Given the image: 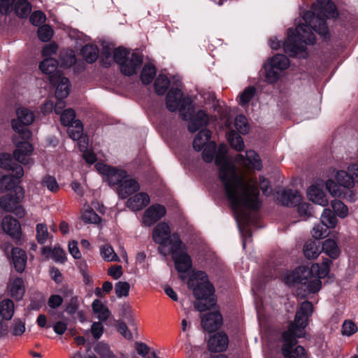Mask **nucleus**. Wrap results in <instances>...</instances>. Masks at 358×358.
I'll return each mask as SVG.
<instances>
[{
  "label": "nucleus",
  "mask_w": 358,
  "mask_h": 358,
  "mask_svg": "<svg viewBox=\"0 0 358 358\" xmlns=\"http://www.w3.org/2000/svg\"><path fill=\"white\" fill-rule=\"evenodd\" d=\"M46 17L41 10L34 11L30 16V22L35 26H39L45 22Z\"/></svg>",
  "instance_id": "69168bd1"
},
{
  "label": "nucleus",
  "mask_w": 358,
  "mask_h": 358,
  "mask_svg": "<svg viewBox=\"0 0 358 358\" xmlns=\"http://www.w3.org/2000/svg\"><path fill=\"white\" fill-rule=\"evenodd\" d=\"M337 218L334 213L329 208H324L321 215V223L329 228L336 226Z\"/></svg>",
  "instance_id": "79ce46f5"
},
{
  "label": "nucleus",
  "mask_w": 358,
  "mask_h": 358,
  "mask_svg": "<svg viewBox=\"0 0 358 358\" xmlns=\"http://www.w3.org/2000/svg\"><path fill=\"white\" fill-rule=\"evenodd\" d=\"M265 79L268 83H275L279 78V73L275 68L270 64L265 65Z\"/></svg>",
  "instance_id": "6e6d98bb"
},
{
  "label": "nucleus",
  "mask_w": 358,
  "mask_h": 358,
  "mask_svg": "<svg viewBox=\"0 0 358 358\" xmlns=\"http://www.w3.org/2000/svg\"><path fill=\"white\" fill-rule=\"evenodd\" d=\"M12 258L15 270L22 273L27 264V254L24 250L19 248H13L12 249Z\"/></svg>",
  "instance_id": "4be33fe9"
},
{
  "label": "nucleus",
  "mask_w": 358,
  "mask_h": 358,
  "mask_svg": "<svg viewBox=\"0 0 358 358\" xmlns=\"http://www.w3.org/2000/svg\"><path fill=\"white\" fill-rule=\"evenodd\" d=\"M36 240L38 243L43 244L48 238L49 233L45 224H38L36 227Z\"/></svg>",
  "instance_id": "603ef678"
},
{
  "label": "nucleus",
  "mask_w": 358,
  "mask_h": 358,
  "mask_svg": "<svg viewBox=\"0 0 358 358\" xmlns=\"http://www.w3.org/2000/svg\"><path fill=\"white\" fill-rule=\"evenodd\" d=\"M60 115V120L64 126L69 127L75 121L76 113L71 108L64 110Z\"/></svg>",
  "instance_id": "4d7b16f0"
},
{
  "label": "nucleus",
  "mask_w": 358,
  "mask_h": 358,
  "mask_svg": "<svg viewBox=\"0 0 358 358\" xmlns=\"http://www.w3.org/2000/svg\"><path fill=\"white\" fill-rule=\"evenodd\" d=\"M255 92L256 89L255 87L250 86L246 87L240 95L239 103L241 106H245L248 104L250 101V100L254 97Z\"/></svg>",
  "instance_id": "864d4df0"
},
{
  "label": "nucleus",
  "mask_w": 358,
  "mask_h": 358,
  "mask_svg": "<svg viewBox=\"0 0 358 358\" xmlns=\"http://www.w3.org/2000/svg\"><path fill=\"white\" fill-rule=\"evenodd\" d=\"M130 285L127 282L120 281L115 285V292L117 297L121 298L122 296H127Z\"/></svg>",
  "instance_id": "052dcab7"
},
{
  "label": "nucleus",
  "mask_w": 358,
  "mask_h": 358,
  "mask_svg": "<svg viewBox=\"0 0 358 358\" xmlns=\"http://www.w3.org/2000/svg\"><path fill=\"white\" fill-rule=\"evenodd\" d=\"M1 316L5 320H10L14 313V303L10 299H4L0 303Z\"/></svg>",
  "instance_id": "e433bc0d"
},
{
  "label": "nucleus",
  "mask_w": 358,
  "mask_h": 358,
  "mask_svg": "<svg viewBox=\"0 0 358 358\" xmlns=\"http://www.w3.org/2000/svg\"><path fill=\"white\" fill-rule=\"evenodd\" d=\"M67 131L69 136L74 141L82 138L83 134V127L81 122L78 120L68 127Z\"/></svg>",
  "instance_id": "f704fd0d"
},
{
  "label": "nucleus",
  "mask_w": 358,
  "mask_h": 358,
  "mask_svg": "<svg viewBox=\"0 0 358 358\" xmlns=\"http://www.w3.org/2000/svg\"><path fill=\"white\" fill-rule=\"evenodd\" d=\"M95 167L100 173L107 177L110 186H119L127 176L126 171L118 170L103 164L98 163L95 165Z\"/></svg>",
  "instance_id": "6e6552de"
},
{
  "label": "nucleus",
  "mask_w": 358,
  "mask_h": 358,
  "mask_svg": "<svg viewBox=\"0 0 358 358\" xmlns=\"http://www.w3.org/2000/svg\"><path fill=\"white\" fill-rule=\"evenodd\" d=\"M235 127L238 131L242 134H245L249 131L247 119L244 115H238L235 119Z\"/></svg>",
  "instance_id": "13d9d810"
},
{
  "label": "nucleus",
  "mask_w": 358,
  "mask_h": 358,
  "mask_svg": "<svg viewBox=\"0 0 358 358\" xmlns=\"http://www.w3.org/2000/svg\"><path fill=\"white\" fill-rule=\"evenodd\" d=\"M131 53L124 48H118L113 50V59L120 66Z\"/></svg>",
  "instance_id": "e2e57ef3"
},
{
  "label": "nucleus",
  "mask_w": 358,
  "mask_h": 358,
  "mask_svg": "<svg viewBox=\"0 0 358 358\" xmlns=\"http://www.w3.org/2000/svg\"><path fill=\"white\" fill-rule=\"evenodd\" d=\"M0 167L6 170H10L15 172V177L20 178L24 175L22 167L15 163L10 156L7 153L0 154Z\"/></svg>",
  "instance_id": "f3484780"
},
{
  "label": "nucleus",
  "mask_w": 358,
  "mask_h": 358,
  "mask_svg": "<svg viewBox=\"0 0 358 358\" xmlns=\"http://www.w3.org/2000/svg\"><path fill=\"white\" fill-rule=\"evenodd\" d=\"M357 331L356 324L352 321H345L342 326V334L350 336Z\"/></svg>",
  "instance_id": "0e129e2a"
},
{
  "label": "nucleus",
  "mask_w": 358,
  "mask_h": 358,
  "mask_svg": "<svg viewBox=\"0 0 358 358\" xmlns=\"http://www.w3.org/2000/svg\"><path fill=\"white\" fill-rule=\"evenodd\" d=\"M17 186H15V182L13 178V176H3L0 178V191L1 192H4L8 190H11L15 188Z\"/></svg>",
  "instance_id": "de8ad7c7"
},
{
  "label": "nucleus",
  "mask_w": 358,
  "mask_h": 358,
  "mask_svg": "<svg viewBox=\"0 0 358 358\" xmlns=\"http://www.w3.org/2000/svg\"><path fill=\"white\" fill-rule=\"evenodd\" d=\"M64 297L65 299L70 297V299L66 302V312L69 314H74L76 313L79 308V301L77 296L73 295L72 289H64L63 291Z\"/></svg>",
  "instance_id": "cd10ccee"
},
{
  "label": "nucleus",
  "mask_w": 358,
  "mask_h": 358,
  "mask_svg": "<svg viewBox=\"0 0 358 358\" xmlns=\"http://www.w3.org/2000/svg\"><path fill=\"white\" fill-rule=\"evenodd\" d=\"M173 259L175 262L176 268L179 273H185L192 266L191 258L185 252L173 257Z\"/></svg>",
  "instance_id": "a878e982"
},
{
  "label": "nucleus",
  "mask_w": 358,
  "mask_h": 358,
  "mask_svg": "<svg viewBox=\"0 0 358 358\" xmlns=\"http://www.w3.org/2000/svg\"><path fill=\"white\" fill-rule=\"evenodd\" d=\"M307 194L308 199L315 203L322 206H326L328 204V200L326 194L322 189L317 186L312 185L308 189Z\"/></svg>",
  "instance_id": "5701e85b"
},
{
  "label": "nucleus",
  "mask_w": 358,
  "mask_h": 358,
  "mask_svg": "<svg viewBox=\"0 0 358 358\" xmlns=\"http://www.w3.org/2000/svg\"><path fill=\"white\" fill-rule=\"evenodd\" d=\"M150 203V197L146 193L141 192L130 197L127 201V206L133 211L143 209Z\"/></svg>",
  "instance_id": "aec40b11"
},
{
  "label": "nucleus",
  "mask_w": 358,
  "mask_h": 358,
  "mask_svg": "<svg viewBox=\"0 0 358 358\" xmlns=\"http://www.w3.org/2000/svg\"><path fill=\"white\" fill-rule=\"evenodd\" d=\"M142 62V57L138 53L132 52L120 66V71L124 76H132L137 72Z\"/></svg>",
  "instance_id": "f8f14e48"
},
{
  "label": "nucleus",
  "mask_w": 358,
  "mask_h": 358,
  "mask_svg": "<svg viewBox=\"0 0 358 358\" xmlns=\"http://www.w3.org/2000/svg\"><path fill=\"white\" fill-rule=\"evenodd\" d=\"M53 31L49 25H43L38 29V36L42 41L46 42L51 39Z\"/></svg>",
  "instance_id": "bf43d9fd"
},
{
  "label": "nucleus",
  "mask_w": 358,
  "mask_h": 358,
  "mask_svg": "<svg viewBox=\"0 0 358 358\" xmlns=\"http://www.w3.org/2000/svg\"><path fill=\"white\" fill-rule=\"evenodd\" d=\"M8 287L12 297L17 300L22 298L25 292L24 281L20 277H10Z\"/></svg>",
  "instance_id": "412c9836"
},
{
  "label": "nucleus",
  "mask_w": 358,
  "mask_h": 358,
  "mask_svg": "<svg viewBox=\"0 0 358 358\" xmlns=\"http://www.w3.org/2000/svg\"><path fill=\"white\" fill-rule=\"evenodd\" d=\"M170 81L168 78L164 75H159L155 81V90L158 95H163L168 87Z\"/></svg>",
  "instance_id": "a19ab883"
},
{
  "label": "nucleus",
  "mask_w": 358,
  "mask_h": 358,
  "mask_svg": "<svg viewBox=\"0 0 358 358\" xmlns=\"http://www.w3.org/2000/svg\"><path fill=\"white\" fill-rule=\"evenodd\" d=\"M321 251L320 243L312 239L306 241L303 247V255L308 259H316Z\"/></svg>",
  "instance_id": "b1692460"
},
{
  "label": "nucleus",
  "mask_w": 358,
  "mask_h": 358,
  "mask_svg": "<svg viewBox=\"0 0 358 358\" xmlns=\"http://www.w3.org/2000/svg\"><path fill=\"white\" fill-rule=\"evenodd\" d=\"M201 325L209 332L216 331L222 323V317L219 311L215 310L201 316Z\"/></svg>",
  "instance_id": "4468645a"
},
{
  "label": "nucleus",
  "mask_w": 358,
  "mask_h": 358,
  "mask_svg": "<svg viewBox=\"0 0 358 358\" xmlns=\"http://www.w3.org/2000/svg\"><path fill=\"white\" fill-rule=\"evenodd\" d=\"M1 227L5 233L12 238L19 241L21 236V227L17 220L10 215L6 216L1 222Z\"/></svg>",
  "instance_id": "2eb2a0df"
},
{
  "label": "nucleus",
  "mask_w": 358,
  "mask_h": 358,
  "mask_svg": "<svg viewBox=\"0 0 358 358\" xmlns=\"http://www.w3.org/2000/svg\"><path fill=\"white\" fill-rule=\"evenodd\" d=\"M31 9V4L27 0H15L13 10L18 17L22 18L27 17Z\"/></svg>",
  "instance_id": "473e14b6"
},
{
  "label": "nucleus",
  "mask_w": 358,
  "mask_h": 358,
  "mask_svg": "<svg viewBox=\"0 0 358 358\" xmlns=\"http://www.w3.org/2000/svg\"><path fill=\"white\" fill-rule=\"evenodd\" d=\"M171 237L169 226L165 222H159L153 229L152 238L156 243L163 245Z\"/></svg>",
  "instance_id": "6ab92c4d"
},
{
  "label": "nucleus",
  "mask_w": 358,
  "mask_h": 358,
  "mask_svg": "<svg viewBox=\"0 0 358 358\" xmlns=\"http://www.w3.org/2000/svg\"><path fill=\"white\" fill-rule=\"evenodd\" d=\"M269 64L276 70H284L289 67V60L285 55L278 54L271 58Z\"/></svg>",
  "instance_id": "58836bf2"
},
{
  "label": "nucleus",
  "mask_w": 358,
  "mask_h": 358,
  "mask_svg": "<svg viewBox=\"0 0 358 358\" xmlns=\"http://www.w3.org/2000/svg\"><path fill=\"white\" fill-rule=\"evenodd\" d=\"M140 188L138 182L132 178H127L117 187V194L121 199H126L131 194L137 192Z\"/></svg>",
  "instance_id": "a211bd4d"
},
{
  "label": "nucleus",
  "mask_w": 358,
  "mask_h": 358,
  "mask_svg": "<svg viewBox=\"0 0 358 358\" xmlns=\"http://www.w3.org/2000/svg\"><path fill=\"white\" fill-rule=\"evenodd\" d=\"M94 350L102 358H116V356L110 350L109 346L103 343H97Z\"/></svg>",
  "instance_id": "09e8293b"
},
{
  "label": "nucleus",
  "mask_w": 358,
  "mask_h": 358,
  "mask_svg": "<svg viewBox=\"0 0 358 358\" xmlns=\"http://www.w3.org/2000/svg\"><path fill=\"white\" fill-rule=\"evenodd\" d=\"M227 140L231 148L237 151L243 150L245 145L242 137L235 131H230L227 134Z\"/></svg>",
  "instance_id": "c9c22d12"
},
{
  "label": "nucleus",
  "mask_w": 358,
  "mask_h": 358,
  "mask_svg": "<svg viewBox=\"0 0 358 358\" xmlns=\"http://www.w3.org/2000/svg\"><path fill=\"white\" fill-rule=\"evenodd\" d=\"M24 196V192L22 187H16L14 189V195L8 194L0 198V207L5 211H12L17 204H20Z\"/></svg>",
  "instance_id": "9d476101"
},
{
  "label": "nucleus",
  "mask_w": 358,
  "mask_h": 358,
  "mask_svg": "<svg viewBox=\"0 0 358 358\" xmlns=\"http://www.w3.org/2000/svg\"><path fill=\"white\" fill-rule=\"evenodd\" d=\"M156 75V69L151 64H145L142 69L141 78L144 84H150Z\"/></svg>",
  "instance_id": "ea45409f"
},
{
  "label": "nucleus",
  "mask_w": 358,
  "mask_h": 358,
  "mask_svg": "<svg viewBox=\"0 0 358 358\" xmlns=\"http://www.w3.org/2000/svg\"><path fill=\"white\" fill-rule=\"evenodd\" d=\"M52 259L55 262L63 263L66 260V254L59 247H55L52 252Z\"/></svg>",
  "instance_id": "774afa93"
},
{
  "label": "nucleus",
  "mask_w": 358,
  "mask_h": 358,
  "mask_svg": "<svg viewBox=\"0 0 358 358\" xmlns=\"http://www.w3.org/2000/svg\"><path fill=\"white\" fill-rule=\"evenodd\" d=\"M101 255L107 262H118L120 259L110 245H104L101 248Z\"/></svg>",
  "instance_id": "c03bdc74"
},
{
  "label": "nucleus",
  "mask_w": 358,
  "mask_h": 358,
  "mask_svg": "<svg viewBox=\"0 0 358 358\" xmlns=\"http://www.w3.org/2000/svg\"><path fill=\"white\" fill-rule=\"evenodd\" d=\"M227 148L225 145L219 147L215 163L219 167V178L222 181L227 197L233 209L238 212L241 207L250 210L259 208V191L257 181L236 173L235 166L226 158Z\"/></svg>",
  "instance_id": "f257e3e1"
},
{
  "label": "nucleus",
  "mask_w": 358,
  "mask_h": 358,
  "mask_svg": "<svg viewBox=\"0 0 358 358\" xmlns=\"http://www.w3.org/2000/svg\"><path fill=\"white\" fill-rule=\"evenodd\" d=\"M336 179L337 182L345 187L352 188L354 186L355 182L351 176L350 172L345 171H338Z\"/></svg>",
  "instance_id": "4c0bfd02"
},
{
  "label": "nucleus",
  "mask_w": 358,
  "mask_h": 358,
  "mask_svg": "<svg viewBox=\"0 0 358 358\" xmlns=\"http://www.w3.org/2000/svg\"><path fill=\"white\" fill-rule=\"evenodd\" d=\"M58 62L56 59L50 57L44 59L41 62L39 68L41 71L47 75L50 76L56 74L57 72H60L57 70Z\"/></svg>",
  "instance_id": "c756f323"
},
{
  "label": "nucleus",
  "mask_w": 358,
  "mask_h": 358,
  "mask_svg": "<svg viewBox=\"0 0 358 358\" xmlns=\"http://www.w3.org/2000/svg\"><path fill=\"white\" fill-rule=\"evenodd\" d=\"M93 311L98 315V318L101 321H106L110 316L108 308L99 299H95L92 303Z\"/></svg>",
  "instance_id": "72a5a7b5"
},
{
  "label": "nucleus",
  "mask_w": 358,
  "mask_h": 358,
  "mask_svg": "<svg viewBox=\"0 0 358 358\" xmlns=\"http://www.w3.org/2000/svg\"><path fill=\"white\" fill-rule=\"evenodd\" d=\"M61 66L71 67L76 62V56L72 50L63 51L60 53Z\"/></svg>",
  "instance_id": "a18cd8bd"
},
{
  "label": "nucleus",
  "mask_w": 358,
  "mask_h": 358,
  "mask_svg": "<svg viewBox=\"0 0 358 358\" xmlns=\"http://www.w3.org/2000/svg\"><path fill=\"white\" fill-rule=\"evenodd\" d=\"M50 82L56 87L55 96L57 99H64L69 95L70 82L67 78L62 76L61 72L50 76Z\"/></svg>",
  "instance_id": "9b49d317"
},
{
  "label": "nucleus",
  "mask_w": 358,
  "mask_h": 358,
  "mask_svg": "<svg viewBox=\"0 0 358 358\" xmlns=\"http://www.w3.org/2000/svg\"><path fill=\"white\" fill-rule=\"evenodd\" d=\"M236 162L247 170L252 169L258 171L262 168V164L259 156L254 150H248L246 152V157L241 154H238L235 157Z\"/></svg>",
  "instance_id": "1a4fd4ad"
},
{
  "label": "nucleus",
  "mask_w": 358,
  "mask_h": 358,
  "mask_svg": "<svg viewBox=\"0 0 358 358\" xmlns=\"http://www.w3.org/2000/svg\"><path fill=\"white\" fill-rule=\"evenodd\" d=\"M211 132L208 129H201L196 136L193 141V148L196 151H200L210 138Z\"/></svg>",
  "instance_id": "c85d7f7f"
},
{
  "label": "nucleus",
  "mask_w": 358,
  "mask_h": 358,
  "mask_svg": "<svg viewBox=\"0 0 358 358\" xmlns=\"http://www.w3.org/2000/svg\"><path fill=\"white\" fill-rule=\"evenodd\" d=\"M41 184L52 192H56L59 190V185L55 178L50 175L43 177Z\"/></svg>",
  "instance_id": "5fc2aeb1"
},
{
  "label": "nucleus",
  "mask_w": 358,
  "mask_h": 358,
  "mask_svg": "<svg viewBox=\"0 0 358 358\" xmlns=\"http://www.w3.org/2000/svg\"><path fill=\"white\" fill-rule=\"evenodd\" d=\"M81 53L85 61L92 64L98 59L99 49L95 45L87 44L82 48Z\"/></svg>",
  "instance_id": "7c9ffc66"
},
{
  "label": "nucleus",
  "mask_w": 358,
  "mask_h": 358,
  "mask_svg": "<svg viewBox=\"0 0 358 358\" xmlns=\"http://www.w3.org/2000/svg\"><path fill=\"white\" fill-rule=\"evenodd\" d=\"M208 122V117L203 110H199L192 118L188 125V130L194 133L199 130L201 127H205Z\"/></svg>",
  "instance_id": "393cba45"
},
{
  "label": "nucleus",
  "mask_w": 358,
  "mask_h": 358,
  "mask_svg": "<svg viewBox=\"0 0 358 358\" xmlns=\"http://www.w3.org/2000/svg\"><path fill=\"white\" fill-rule=\"evenodd\" d=\"M82 220L88 224H97L101 222V217L92 209L87 208L82 214Z\"/></svg>",
  "instance_id": "49530a36"
},
{
  "label": "nucleus",
  "mask_w": 358,
  "mask_h": 358,
  "mask_svg": "<svg viewBox=\"0 0 358 358\" xmlns=\"http://www.w3.org/2000/svg\"><path fill=\"white\" fill-rule=\"evenodd\" d=\"M328 228L322 223L317 224L313 229L312 235L315 239L324 238L329 234Z\"/></svg>",
  "instance_id": "680f3d73"
},
{
  "label": "nucleus",
  "mask_w": 358,
  "mask_h": 358,
  "mask_svg": "<svg viewBox=\"0 0 358 358\" xmlns=\"http://www.w3.org/2000/svg\"><path fill=\"white\" fill-rule=\"evenodd\" d=\"M17 120L12 121L13 129L19 134L23 141H18L16 137H13L16 148L13 151L15 159L22 164H29V155L33 152V146L28 141L31 137V132L25 126L31 124L34 120V115L32 111L26 108H20L17 110Z\"/></svg>",
  "instance_id": "20e7f679"
},
{
  "label": "nucleus",
  "mask_w": 358,
  "mask_h": 358,
  "mask_svg": "<svg viewBox=\"0 0 358 358\" xmlns=\"http://www.w3.org/2000/svg\"><path fill=\"white\" fill-rule=\"evenodd\" d=\"M313 311V306L311 302L305 301L300 304L294 320L289 322L288 329L282 334L281 352L283 358H307L305 349L297 345L296 338L303 336L304 329Z\"/></svg>",
  "instance_id": "7ed1b4c3"
},
{
  "label": "nucleus",
  "mask_w": 358,
  "mask_h": 358,
  "mask_svg": "<svg viewBox=\"0 0 358 358\" xmlns=\"http://www.w3.org/2000/svg\"><path fill=\"white\" fill-rule=\"evenodd\" d=\"M228 344L229 339L227 334L218 332L209 338L208 348L213 352H222L226 350Z\"/></svg>",
  "instance_id": "dca6fc26"
},
{
  "label": "nucleus",
  "mask_w": 358,
  "mask_h": 358,
  "mask_svg": "<svg viewBox=\"0 0 358 358\" xmlns=\"http://www.w3.org/2000/svg\"><path fill=\"white\" fill-rule=\"evenodd\" d=\"M187 285L190 289H192L193 294L197 299L194 303V308L197 310L203 312L215 306L214 287L209 282L206 273L203 271L195 273L189 278Z\"/></svg>",
  "instance_id": "423d86ee"
},
{
  "label": "nucleus",
  "mask_w": 358,
  "mask_h": 358,
  "mask_svg": "<svg viewBox=\"0 0 358 358\" xmlns=\"http://www.w3.org/2000/svg\"><path fill=\"white\" fill-rule=\"evenodd\" d=\"M166 213V210L164 206L160 204L152 205L144 212L143 222L146 226L150 227L162 218Z\"/></svg>",
  "instance_id": "ddd939ff"
},
{
  "label": "nucleus",
  "mask_w": 358,
  "mask_h": 358,
  "mask_svg": "<svg viewBox=\"0 0 358 358\" xmlns=\"http://www.w3.org/2000/svg\"><path fill=\"white\" fill-rule=\"evenodd\" d=\"M322 250L331 259H336L340 255L337 243L331 238L324 241Z\"/></svg>",
  "instance_id": "2f4dec72"
},
{
  "label": "nucleus",
  "mask_w": 358,
  "mask_h": 358,
  "mask_svg": "<svg viewBox=\"0 0 358 358\" xmlns=\"http://www.w3.org/2000/svg\"><path fill=\"white\" fill-rule=\"evenodd\" d=\"M280 201L284 206H297L301 203V196L297 191L285 190L281 194Z\"/></svg>",
  "instance_id": "bb28decb"
},
{
  "label": "nucleus",
  "mask_w": 358,
  "mask_h": 358,
  "mask_svg": "<svg viewBox=\"0 0 358 358\" xmlns=\"http://www.w3.org/2000/svg\"><path fill=\"white\" fill-rule=\"evenodd\" d=\"M216 144L214 142H209L204 147L202 152L203 159L206 162H211L215 157Z\"/></svg>",
  "instance_id": "3c124183"
},
{
  "label": "nucleus",
  "mask_w": 358,
  "mask_h": 358,
  "mask_svg": "<svg viewBox=\"0 0 358 358\" xmlns=\"http://www.w3.org/2000/svg\"><path fill=\"white\" fill-rule=\"evenodd\" d=\"M182 92L178 88H171L166 97V108L171 112H175L179 109L182 119L189 120L193 113L191 101L188 97L182 98Z\"/></svg>",
  "instance_id": "0eeeda50"
},
{
  "label": "nucleus",
  "mask_w": 358,
  "mask_h": 358,
  "mask_svg": "<svg viewBox=\"0 0 358 358\" xmlns=\"http://www.w3.org/2000/svg\"><path fill=\"white\" fill-rule=\"evenodd\" d=\"M331 207L336 215L341 218H344L348 215V209L347 206L339 200L332 201Z\"/></svg>",
  "instance_id": "8fccbe9b"
},
{
  "label": "nucleus",
  "mask_w": 358,
  "mask_h": 358,
  "mask_svg": "<svg viewBox=\"0 0 358 358\" xmlns=\"http://www.w3.org/2000/svg\"><path fill=\"white\" fill-rule=\"evenodd\" d=\"M15 0H0V12L7 15L13 10Z\"/></svg>",
  "instance_id": "338daca9"
},
{
  "label": "nucleus",
  "mask_w": 358,
  "mask_h": 358,
  "mask_svg": "<svg viewBox=\"0 0 358 358\" xmlns=\"http://www.w3.org/2000/svg\"><path fill=\"white\" fill-rule=\"evenodd\" d=\"M170 252L173 257H175L183 252L184 245L177 234H173L170 238Z\"/></svg>",
  "instance_id": "37998d69"
},
{
  "label": "nucleus",
  "mask_w": 358,
  "mask_h": 358,
  "mask_svg": "<svg viewBox=\"0 0 358 358\" xmlns=\"http://www.w3.org/2000/svg\"><path fill=\"white\" fill-rule=\"evenodd\" d=\"M318 5H313L310 11H306L303 16L305 24L298 25L294 30L289 29L287 38L284 43V50L289 56L303 53L306 45L313 44L315 38L312 29L327 38L329 34L326 19L336 17L338 12L334 3L330 0H317Z\"/></svg>",
  "instance_id": "f03ea898"
},
{
  "label": "nucleus",
  "mask_w": 358,
  "mask_h": 358,
  "mask_svg": "<svg viewBox=\"0 0 358 358\" xmlns=\"http://www.w3.org/2000/svg\"><path fill=\"white\" fill-rule=\"evenodd\" d=\"M327 275V268L320 270V264H313L310 268L305 266L297 267L291 273H286L282 278L283 282L289 285L295 283L306 285L309 292H318L322 285L321 278Z\"/></svg>",
  "instance_id": "39448f33"
}]
</instances>
